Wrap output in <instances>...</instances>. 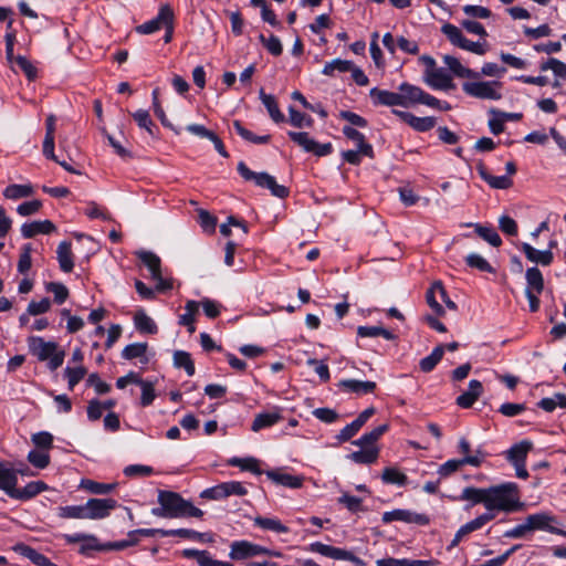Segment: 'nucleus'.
Instances as JSON below:
<instances>
[{
    "label": "nucleus",
    "mask_w": 566,
    "mask_h": 566,
    "mask_svg": "<svg viewBox=\"0 0 566 566\" xmlns=\"http://www.w3.org/2000/svg\"><path fill=\"white\" fill-rule=\"evenodd\" d=\"M57 516L61 518L86 520V506L85 504L60 506L57 507Z\"/></svg>",
    "instance_id": "nucleus-59"
},
{
    "label": "nucleus",
    "mask_w": 566,
    "mask_h": 566,
    "mask_svg": "<svg viewBox=\"0 0 566 566\" xmlns=\"http://www.w3.org/2000/svg\"><path fill=\"white\" fill-rule=\"evenodd\" d=\"M283 419L280 408L275 407L274 411L271 412H260L255 416L251 430L254 432H259L263 429L270 428Z\"/></svg>",
    "instance_id": "nucleus-29"
},
{
    "label": "nucleus",
    "mask_w": 566,
    "mask_h": 566,
    "mask_svg": "<svg viewBox=\"0 0 566 566\" xmlns=\"http://www.w3.org/2000/svg\"><path fill=\"white\" fill-rule=\"evenodd\" d=\"M136 256L149 270L151 279H159L161 260L156 253L140 250L136 252Z\"/></svg>",
    "instance_id": "nucleus-36"
},
{
    "label": "nucleus",
    "mask_w": 566,
    "mask_h": 566,
    "mask_svg": "<svg viewBox=\"0 0 566 566\" xmlns=\"http://www.w3.org/2000/svg\"><path fill=\"white\" fill-rule=\"evenodd\" d=\"M353 69V62L348 60L334 59L329 62H326L322 70V74L326 76H334L335 71L339 73L349 72Z\"/></svg>",
    "instance_id": "nucleus-57"
},
{
    "label": "nucleus",
    "mask_w": 566,
    "mask_h": 566,
    "mask_svg": "<svg viewBox=\"0 0 566 566\" xmlns=\"http://www.w3.org/2000/svg\"><path fill=\"white\" fill-rule=\"evenodd\" d=\"M145 534L148 535H160L161 537L169 536H178L181 538L190 539V541H201V536H206V533H200L195 530L189 528H177V530H164V528H153V531H146Z\"/></svg>",
    "instance_id": "nucleus-30"
},
{
    "label": "nucleus",
    "mask_w": 566,
    "mask_h": 566,
    "mask_svg": "<svg viewBox=\"0 0 566 566\" xmlns=\"http://www.w3.org/2000/svg\"><path fill=\"white\" fill-rule=\"evenodd\" d=\"M174 11L170 6L164 4L159 8L158 13L154 19L137 25L136 32L139 34H153L163 29L167 20H174Z\"/></svg>",
    "instance_id": "nucleus-13"
},
{
    "label": "nucleus",
    "mask_w": 566,
    "mask_h": 566,
    "mask_svg": "<svg viewBox=\"0 0 566 566\" xmlns=\"http://www.w3.org/2000/svg\"><path fill=\"white\" fill-rule=\"evenodd\" d=\"M56 254L61 271L64 273L72 272L74 268L72 243L66 240L60 242Z\"/></svg>",
    "instance_id": "nucleus-35"
},
{
    "label": "nucleus",
    "mask_w": 566,
    "mask_h": 566,
    "mask_svg": "<svg viewBox=\"0 0 566 566\" xmlns=\"http://www.w3.org/2000/svg\"><path fill=\"white\" fill-rule=\"evenodd\" d=\"M555 521L553 515L547 513H535L526 517L528 530L531 531H546L549 533L559 532V528L552 526L551 523Z\"/></svg>",
    "instance_id": "nucleus-26"
},
{
    "label": "nucleus",
    "mask_w": 566,
    "mask_h": 566,
    "mask_svg": "<svg viewBox=\"0 0 566 566\" xmlns=\"http://www.w3.org/2000/svg\"><path fill=\"white\" fill-rule=\"evenodd\" d=\"M289 114L290 124L296 128L312 127L314 124V119L310 115L301 113L294 106L289 107Z\"/></svg>",
    "instance_id": "nucleus-62"
},
{
    "label": "nucleus",
    "mask_w": 566,
    "mask_h": 566,
    "mask_svg": "<svg viewBox=\"0 0 566 566\" xmlns=\"http://www.w3.org/2000/svg\"><path fill=\"white\" fill-rule=\"evenodd\" d=\"M384 524H389L394 521H400L405 523H413L417 525L426 526L430 523V517L423 513H416L409 510L396 509L389 512H385L381 516Z\"/></svg>",
    "instance_id": "nucleus-10"
},
{
    "label": "nucleus",
    "mask_w": 566,
    "mask_h": 566,
    "mask_svg": "<svg viewBox=\"0 0 566 566\" xmlns=\"http://www.w3.org/2000/svg\"><path fill=\"white\" fill-rule=\"evenodd\" d=\"M200 303L193 300L187 301L185 313L179 316L178 324L186 326L190 334L196 332V315L199 313Z\"/></svg>",
    "instance_id": "nucleus-39"
},
{
    "label": "nucleus",
    "mask_w": 566,
    "mask_h": 566,
    "mask_svg": "<svg viewBox=\"0 0 566 566\" xmlns=\"http://www.w3.org/2000/svg\"><path fill=\"white\" fill-rule=\"evenodd\" d=\"M379 458V448L378 447H364L358 451H354L347 455V459L357 463V464H373Z\"/></svg>",
    "instance_id": "nucleus-40"
},
{
    "label": "nucleus",
    "mask_w": 566,
    "mask_h": 566,
    "mask_svg": "<svg viewBox=\"0 0 566 566\" xmlns=\"http://www.w3.org/2000/svg\"><path fill=\"white\" fill-rule=\"evenodd\" d=\"M48 489L49 485L43 481H31L24 488H17L12 499L25 502L35 497L38 494L46 491Z\"/></svg>",
    "instance_id": "nucleus-32"
},
{
    "label": "nucleus",
    "mask_w": 566,
    "mask_h": 566,
    "mask_svg": "<svg viewBox=\"0 0 566 566\" xmlns=\"http://www.w3.org/2000/svg\"><path fill=\"white\" fill-rule=\"evenodd\" d=\"M482 394V382L478 379H472L469 382L468 390L457 397L455 403L461 408L469 409L475 403Z\"/></svg>",
    "instance_id": "nucleus-20"
},
{
    "label": "nucleus",
    "mask_w": 566,
    "mask_h": 566,
    "mask_svg": "<svg viewBox=\"0 0 566 566\" xmlns=\"http://www.w3.org/2000/svg\"><path fill=\"white\" fill-rule=\"evenodd\" d=\"M28 347L29 352L40 361H45L56 352L59 345L55 342H46L41 336H30L28 337Z\"/></svg>",
    "instance_id": "nucleus-16"
},
{
    "label": "nucleus",
    "mask_w": 566,
    "mask_h": 566,
    "mask_svg": "<svg viewBox=\"0 0 566 566\" xmlns=\"http://www.w3.org/2000/svg\"><path fill=\"white\" fill-rule=\"evenodd\" d=\"M259 97L274 123L279 124L285 120V116L280 111L277 102L273 95L266 94L264 88H260Z\"/></svg>",
    "instance_id": "nucleus-45"
},
{
    "label": "nucleus",
    "mask_w": 566,
    "mask_h": 566,
    "mask_svg": "<svg viewBox=\"0 0 566 566\" xmlns=\"http://www.w3.org/2000/svg\"><path fill=\"white\" fill-rule=\"evenodd\" d=\"M520 249L524 252L528 261L543 266L551 265L554 260V254L551 250L539 251L526 242L521 243Z\"/></svg>",
    "instance_id": "nucleus-27"
},
{
    "label": "nucleus",
    "mask_w": 566,
    "mask_h": 566,
    "mask_svg": "<svg viewBox=\"0 0 566 566\" xmlns=\"http://www.w3.org/2000/svg\"><path fill=\"white\" fill-rule=\"evenodd\" d=\"M502 86L503 84L500 81H478L464 82L462 90L471 97L499 101L502 98V94L499 91Z\"/></svg>",
    "instance_id": "nucleus-4"
},
{
    "label": "nucleus",
    "mask_w": 566,
    "mask_h": 566,
    "mask_svg": "<svg viewBox=\"0 0 566 566\" xmlns=\"http://www.w3.org/2000/svg\"><path fill=\"white\" fill-rule=\"evenodd\" d=\"M524 503L518 496V488L514 482L486 488V511H503L506 513L523 510Z\"/></svg>",
    "instance_id": "nucleus-2"
},
{
    "label": "nucleus",
    "mask_w": 566,
    "mask_h": 566,
    "mask_svg": "<svg viewBox=\"0 0 566 566\" xmlns=\"http://www.w3.org/2000/svg\"><path fill=\"white\" fill-rule=\"evenodd\" d=\"M439 564L437 559H408V558H380L376 560L377 566H433Z\"/></svg>",
    "instance_id": "nucleus-38"
},
{
    "label": "nucleus",
    "mask_w": 566,
    "mask_h": 566,
    "mask_svg": "<svg viewBox=\"0 0 566 566\" xmlns=\"http://www.w3.org/2000/svg\"><path fill=\"white\" fill-rule=\"evenodd\" d=\"M384 484L397 485L399 488L407 486L409 483L408 476L396 467H386L380 475Z\"/></svg>",
    "instance_id": "nucleus-44"
},
{
    "label": "nucleus",
    "mask_w": 566,
    "mask_h": 566,
    "mask_svg": "<svg viewBox=\"0 0 566 566\" xmlns=\"http://www.w3.org/2000/svg\"><path fill=\"white\" fill-rule=\"evenodd\" d=\"M14 549L36 566L49 565L50 558L29 545L18 544Z\"/></svg>",
    "instance_id": "nucleus-49"
},
{
    "label": "nucleus",
    "mask_w": 566,
    "mask_h": 566,
    "mask_svg": "<svg viewBox=\"0 0 566 566\" xmlns=\"http://www.w3.org/2000/svg\"><path fill=\"white\" fill-rule=\"evenodd\" d=\"M134 324L136 329L142 334H157L158 326L155 321L148 316L144 310H139L134 315Z\"/></svg>",
    "instance_id": "nucleus-47"
},
{
    "label": "nucleus",
    "mask_w": 566,
    "mask_h": 566,
    "mask_svg": "<svg viewBox=\"0 0 566 566\" xmlns=\"http://www.w3.org/2000/svg\"><path fill=\"white\" fill-rule=\"evenodd\" d=\"M369 97L371 99V103L374 106H401L402 107V101L400 96V91L398 92H391L388 90H381L379 87H373L369 91Z\"/></svg>",
    "instance_id": "nucleus-17"
},
{
    "label": "nucleus",
    "mask_w": 566,
    "mask_h": 566,
    "mask_svg": "<svg viewBox=\"0 0 566 566\" xmlns=\"http://www.w3.org/2000/svg\"><path fill=\"white\" fill-rule=\"evenodd\" d=\"M441 32L447 36V39L452 45L459 49L469 51L478 55H483L486 52V49L482 43L470 41L464 36L462 31L452 23H444L441 27Z\"/></svg>",
    "instance_id": "nucleus-5"
},
{
    "label": "nucleus",
    "mask_w": 566,
    "mask_h": 566,
    "mask_svg": "<svg viewBox=\"0 0 566 566\" xmlns=\"http://www.w3.org/2000/svg\"><path fill=\"white\" fill-rule=\"evenodd\" d=\"M287 136L295 144L301 146L304 151L311 153L317 157H325L333 153L334 148L332 143L321 144L315 139L310 137V134L306 132H289Z\"/></svg>",
    "instance_id": "nucleus-7"
},
{
    "label": "nucleus",
    "mask_w": 566,
    "mask_h": 566,
    "mask_svg": "<svg viewBox=\"0 0 566 566\" xmlns=\"http://www.w3.org/2000/svg\"><path fill=\"white\" fill-rule=\"evenodd\" d=\"M237 171L245 181H253L255 186L270 190L271 195L276 198L285 199L290 195V189L279 185L273 176L265 171L255 172L244 161L238 164Z\"/></svg>",
    "instance_id": "nucleus-3"
},
{
    "label": "nucleus",
    "mask_w": 566,
    "mask_h": 566,
    "mask_svg": "<svg viewBox=\"0 0 566 566\" xmlns=\"http://www.w3.org/2000/svg\"><path fill=\"white\" fill-rule=\"evenodd\" d=\"M525 279L527 282V287L532 291H535L537 294H541L544 290V279L543 274L538 268L533 266L526 270Z\"/></svg>",
    "instance_id": "nucleus-56"
},
{
    "label": "nucleus",
    "mask_w": 566,
    "mask_h": 566,
    "mask_svg": "<svg viewBox=\"0 0 566 566\" xmlns=\"http://www.w3.org/2000/svg\"><path fill=\"white\" fill-rule=\"evenodd\" d=\"M81 486L92 494L104 495L109 494L116 488V483H102L90 479H84Z\"/></svg>",
    "instance_id": "nucleus-55"
},
{
    "label": "nucleus",
    "mask_w": 566,
    "mask_h": 566,
    "mask_svg": "<svg viewBox=\"0 0 566 566\" xmlns=\"http://www.w3.org/2000/svg\"><path fill=\"white\" fill-rule=\"evenodd\" d=\"M265 474L275 484L289 489H300L303 485V478L300 475H292L277 470H268L265 471Z\"/></svg>",
    "instance_id": "nucleus-28"
},
{
    "label": "nucleus",
    "mask_w": 566,
    "mask_h": 566,
    "mask_svg": "<svg viewBox=\"0 0 566 566\" xmlns=\"http://www.w3.org/2000/svg\"><path fill=\"white\" fill-rule=\"evenodd\" d=\"M85 506L88 520H102L108 517L111 515V512L118 506V503L116 500L111 497H92L87 500Z\"/></svg>",
    "instance_id": "nucleus-11"
},
{
    "label": "nucleus",
    "mask_w": 566,
    "mask_h": 566,
    "mask_svg": "<svg viewBox=\"0 0 566 566\" xmlns=\"http://www.w3.org/2000/svg\"><path fill=\"white\" fill-rule=\"evenodd\" d=\"M251 542L234 541L230 546L229 557L233 560H243L252 557Z\"/></svg>",
    "instance_id": "nucleus-53"
},
{
    "label": "nucleus",
    "mask_w": 566,
    "mask_h": 566,
    "mask_svg": "<svg viewBox=\"0 0 566 566\" xmlns=\"http://www.w3.org/2000/svg\"><path fill=\"white\" fill-rule=\"evenodd\" d=\"M357 335L359 337H378L381 336L387 340H395L397 339V335L394 334L391 331L384 328L381 326H358L357 327Z\"/></svg>",
    "instance_id": "nucleus-51"
},
{
    "label": "nucleus",
    "mask_w": 566,
    "mask_h": 566,
    "mask_svg": "<svg viewBox=\"0 0 566 566\" xmlns=\"http://www.w3.org/2000/svg\"><path fill=\"white\" fill-rule=\"evenodd\" d=\"M566 408V395L562 392L554 394L553 397H546L537 402V407L546 412H553L556 407Z\"/></svg>",
    "instance_id": "nucleus-58"
},
{
    "label": "nucleus",
    "mask_w": 566,
    "mask_h": 566,
    "mask_svg": "<svg viewBox=\"0 0 566 566\" xmlns=\"http://www.w3.org/2000/svg\"><path fill=\"white\" fill-rule=\"evenodd\" d=\"M34 193V188L31 184H11L3 190V196L7 199L18 200L21 198L31 197Z\"/></svg>",
    "instance_id": "nucleus-50"
},
{
    "label": "nucleus",
    "mask_w": 566,
    "mask_h": 566,
    "mask_svg": "<svg viewBox=\"0 0 566 566\" xmlns=\"http://www.w3.org/2000/svg\"><path fill=\"white\" fill-rule=\"evenodd\" d=\"M342 132L344 136L356 143L357 148H359V151L363 153L365 157L370 159L375 158L374 147L371 144L366 142L365 135L363 133L347 125L343 127Z\"/></svg>",
    "instance_id": "nucleus-24"
},
{
    "label": "nucleus",
    "mask_w": 566,
    "mask_h": 566,
    "mask_svg": "<svg viewBox=\"0 0 566 566\" xmlns=\"http://www.w3.org/2000/svg\"><path fill=\"white\" fill-rule=\"evenodd\" d=\"M464 227H473L475 233L494 248L502 244V239L493 227L483 226L481 223L468 222Z\"/></svg>",
    "instance_id": "nucleus-43"
},
{
    "label": "nucleus",
    "mask_w": 566,
    "mask_h": 566,
    "mask_svg": "<svg viewBox=\"0 0 566 566\" xmlns=\"http://www.w3.org/2000/svg\"><path fill=\"white\" fill-rule=\"evenodd\" d=\"M232 126L235 133L249 143L264 145L271 140V135L258 136L253 132L245 128L243 124L238 119L233 120Z\"/></svg>",
    "instance_id": "nucleus-48"
},
{
    "label": "nucleus",
    "mask_w": 566,
    "mask_h": 566,
    "mask_svg": "<svg viewBox=\"0 0 566 566\" xmlns=\"http://www.w3.org/2000/svg\"><path fill=\"white\" fill-rule=\"evenodd\" d=\"M533 443L528 440H523L513 444L506 451V460L513 465L517 463H526L527 453L532 450Z\"/></svg>",
    "instance_id": "nucleus-34"
},
{
    "label": "nucleus",
    "mask_w": 566,
    "mask_h": 566,
    "mask_svg": "<svg viewBox=\"0 0 566 566\" xmlns=\"http://www.w3.org/2000/svg\"><path fill=\"white\" fill-rule=\"evenodd\" d=\"M146 531H153V528L133 530V531L128 532L127 538H125V539L104 543L105 552L123 551L127 547L137 545L139 542V539L137 538V535H144V537H154V535L145 534Z\"/></svg>",
    "instance_id": "nucleus-25"
},
{
    "label": "nucleus",
    "mask_w": 566,
    "mask_h": 566,
    "mask_svg": "<svg viewBox=\"0 0 566 566\" xmlns=\"http://www.w3.org/2000/svg\"><path fill=\"white\" fill-rule=\"evenodd\" d=\"M17 471L9 468L7 462L0 461V490L12 499L17 490Z\"/></svg>",
    "instance_id": "nucleus-22"
},
{
    "label": "nucleus",
    "mask_w": 566,
    "mask_h": 566,
    "mask_svg": "<svg viewBox=\"0 0 566 566\" xmlns=\"http://www.w3.org/2000/svg\"><path fill=\"white\" fill-rule=\"evenodd\" d=\"M480 177L493 189H509L513 181L509 176H493L488 172L486 167L480 163L476 166Z\"/></svg>",
    "instance_id": "nucleus-33"
},
{
    "label": "nucleus",
    "mask_w": 566,
    "mask_h": 566,
    "mask_svg": "<svg viewBox=\"0 0 566 566\" xmlns=\"http://www.w3.org/2000/svg\"><path fill=\"white\" fill-rule=\"evenodd\" d=\"M402 101V107L408 108L415 105H428L430 94L422 90L420 86L402 82L398 86Z\"/></svg>",
    "instance_id": "nucleus-9"
},
{
    "label": "nucleus",
    "mask_w": 566,
    "mask_h": 566,
    "mask_svg": "<svg viewBox=\"0 0 566 566\" xmlns=\"http://www.w3.org/2000/svg\"><path fill=\"white\" fill-rule=\"evenodd\" d=\"M56 230L51 220L25 222L21 227V234L25 239L34 238L38 234H50Z\"/></svg>",
    "instance_id": "nucleus-23"
},
{
    "label": "nucleus",
    "mask_w": 566,
    "mask_h": 566,
    "mask_svg": "<svg viewBox=\"0 0 566 566\" xmlns=\"http://www.w3.org/2000/svg\"><path fill=\"white\" fill-rule=\"evenodd\" d=\"M443 63L449 67L453 75L460 78H479L480 74L472 69L465 67L452 55H444Z\"/></svg>",
    "instance_id": "nucleus-37"
},
{
    "label": "nucleus",
    "mask_w": 566,
    "mask_h": 566,
    "mask_svg": "<svg viewBox=\"0 0 566 566\" xmlns=\"http://www.w3.org/2000/svg\"><path fill=\"white\" fill-rule=\"evenodd\" d=\"M469 268L476 269L481 272L494 273L495 269L480 254L470 253L464 259Z\"/></svg>",
    "instance_id": "nucleus-60"
},
{
    "label": "nucleus",
    "mask_w": 566,
    "mask_h": 566,
    "mask_svg": "<svg viewBox=\"0 0 566 566\" xmlns=\"http://www.w3.org/2000/svg\"><path fill=\"white\" fill-rule=\"evenodd\" d=\"M307 552L311 553H317L325 557H329L336 560H348L352 562L355 566H365V562L356 556L350 551L331 546L321 542H313L308 544V546L305 548Z\"/></svg>",
    "instance_id": "nucleus-6"
},
{
    "label": "nucleus",
    "mask_w": 566,
    "mask_h": 566,
    "mask_svg": "<svg viewBox=\"0 0 566 566\" xmlns=\"http://www.w3.org/2000/svg\"><path fill=\"white\" fill-rule=\"evenodd\" d=\"M231 467L240 468L243 471L252 472L253 474L261 475L265 474V471L260 469L259 461L254 458H232L228 461Z\"/></svg>",
    "instance_id": "nucleus-52"
},
{
    "label": "nucleus",
    "mask_w": 566,
    "mask_h": 566,
    "mask_svg": "<svg viewBox=\"0 0 566 566\" xmlns=\"http://www.w3.org/2000/svg\"><path fill=\"white\" fill-rule=\"evenodd\" d=\"M48 292L53 293L54 302L59 305L63 304L70 295L69 289L60 282H49L45 285Z\"/></svg>",
    "instance_id": "nucleus-64"
},
{
    "label": "nucleus",
    "mask_w": 566,
    "mask_h": 566,
    "mask_svg": "<svg viewBox=\"0 0 566 566\" xmlns=\"http://www.w3.org/2000/svg\"><path fill=\"white\" fill-rule=\"evenodd\" d=\"M389 430V424L384 423L380 424L369 432H365L357 440H354L352 443L359 448L364 447H376L375 443Z\"/></svg>",
    "instance_id": "nucleus-42"
},
{
    "label": "nucleus",
    "mask_w": 566,
    "mask_h": 566,
    "mask_svg": "<svg viewBox=\"0 0 566 566\" xmlns=\"http://www.w3.org/2000/svg\"><path fill=\"white\" fill-rule=\"evenodd\" d=\"M423 80L436 91H450L455 87L452 76L443 69L426 70Z\"/></svg>",
    "instance_id": "nucleus-14"
},
{
    "label": "nucleus",
    "mask_w": 566,
    "mask_h": 566,
    "mask_svg": "<svg viewBox=\"0 0 566 566\" xmlns=\"http://www.w3.org/2000/svg\"><path fill=\"white\" fill-rule=\"evenodd\" d=\"M132 116L140 128L146 129L151 136L155 135L154 129H157V126L151 120L148 111L140 108L133 113Z\"/></svg>",
    "instance_id": "nucleus-63"
},
{
    "label": "nucleus",
    "mask_w": 566,
    "mask_h": 566,
    "mask_svg": "<svg viewBox=\"0 0 566 566\" xmlns=\"http://www.w3.org/2000/svg\"><path fill=\"white\" fill-rule=\"evenodd\" d=\"M87 369L84 366L70 367L64 369V376L67 379V387L73 390L74 387L85 377Z\"/></svg>",
    "instance_id": "nucleus-61"
},
{
    "label": "nucleus",
    "mask_w": 566,
    "mask_h": 566,
    "mask_svg": "<svg viewBox=\"0 0 566 566\" xmlns=\"http://www.w3.org/2000/svg\"><path fill=\"white\" fill-rule=\"evenodd\" d=\"M253 525L261 530L271 531L277 534L290 533V528L284 525L277 517L258 515L253 518Z\"/></svg>",
    "instance_id": "nucleus-41"
},
{
    "label": "nucleus",
    "mask_w": 566,
    "mask_h": 566,
    "mask_svg": "<svg viewBox=\"0 0 566 566\" xmlns=\"http://www.w3.org/2000/svg\"><path fill=\"white\" fill-rule=\"evenodd\" d=\"M467 464L479 468L481 467V458L463 457L462 459H450L439 467L438 474L440 475L441 479L448 478L452 473L457 472L460 468Z\"/></svg>",
    "instance_id": "nucleus-18"
},
{
    "label": "nucleus",
    "mask_w": 566,
    "mask_h": 566,
    "mask_svg": "<svg viewBox=\"0 0 566 566\" xmlns=\"http://www.w3.org/2000/svg\"><path fill=\"white\" fill-rule=\"evenodd\" d=\"M157 502L159 506L151 509V514L161 518H182L203 516V511L196 507L190 501L179 493L168 490H159Z\"/></svg>",
    "instance_id": "nucleus-1"
},
{
    "label": "nucleus",
    "mask_w": 566,
    "mask_h": 566,
    "mask_svg": "<svg viewBox=\"0 0 566 566\" xmlns=\"http://www.w3.org/2000/svg\"><path fill=\"white\" fill-rule=\"evenodd\" d=\"M181 556L187 559H196L199 566H234L232 563L213 559L208 551L185 548Z\"/></svg>",
    "instance_id": "nucleus-21"
},
{
    "label": "nucleus",
    "mask_w": 566,
    "mask_h": 566,
    "mask_svg": "<svg viewBox=\"0 0 566 566\" xmlns=\"http://www.w3.org/2000/svg\"><path fill=\"white\" fill-rule=\"evenodd\" d=\"M392 114L418 133H427L437 125V118L433 116L418 117L410 112L399 109H392Z\"/></svg>",
    "instance_id": "nucleus-12"
},
{
    "label": "nucleus",
    "mask_w": 566,
    "mask_h": 566,
    "mask_svg": "<svg viewBox=\"0 0 566 566\" xmlns=\"http://www.w3.org/2000/svg\"><path fill=\"white\" fill-rule=\"evenodd\" d=\"M148 349L147 343H133L124 347L122 350V358L125 360H133L138 358L144 365L148 364L149 359L146 357Z\"/></svg>",
    "instance_id": "nucleus-46"
},
{
    "label": "nucleus",
    "mask_w": 566,
    "mask_h": 566,
    "mask_svg": "<svg viewBox=\"0 0 566 566\" xmlns=\"http://www.w3.org/2000/svg\"><path fill=\"white\" fill-rule=\"evenodd\" d=\"M452 501H470L471 504L465 506V510H469L475 504L482 503L485 506L486 500V488H474L467 486L462 490V493L459 496L450 497Z\"/></svg>",
    "instance_id": "nucleus-31"
},
{
    "label": "nucleus",
    "mask_w": 566,
    "mask_h": 566,
    "mask_svg": "<svg viewBox=\"0 0 566 566\" xmlns=\"http://www.w3.org/2000/svg\"><path fill=\"white\" fill-rule=\"evenodd\" d=\"M376 412L374 407H369L365 409L363 412L358 415V417L353 420L350 423L346 424L339 433L336 436V439L339 443L349 441L353 437H355L361 427L373 417Z\"/></svg>",
    "instance_id": "nucleus-15"
},
{
    "label": "nucleus",
    "mask_w": 566,
    "mask_h": 566,
    "mask_svg": "<svg viewBox=\"0 0 566 566\" xmlns=\"http://www.w3.org/2000/svg\"><path fill=\"white\" fill-rule=\"evenodd\" d=\"M174 366L185 369L186 374L191 377L196 373L195 363L191 355L185 350H176L174 353Z\"/></svg>",
    "instance_id": "nucleus-54"
},
{
    "label": "nucleus",
    "mask_w": 566,
    "mask_h": 566,
    "mask_svg": "<svg viewBox=\"0 0 566 566\" xmlns=\"http://www.w3.org/2000/svg\"><path fill=\"white\" fill-rule=\"evenodd\" d=\"M337 387L350 394H356L358 396L374 394L377 388V384L370 380H357V379H342L338 381Z\"/></svg>",
    "instance_id": "nucleus-19"
},
{
    "label": "nucleus",
    "mask_w": 566,
    "mask_h": 566,
    "mask_svg": "<svg viewBox=\"0 0 566 566\" xmlns=\"http://www.w3.org/2000/svg\"><path fill=\"white\" fill-rule=\"evenodd\" d=\"M62 537L66 542V544L82 543L78 548V554L82 556L92 557L93 552H105L104 543H99L98 537L94 534H63Z\"/></svg>",
    "instance_id": "nucleus-8"
}]
</instances>
